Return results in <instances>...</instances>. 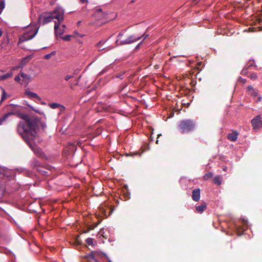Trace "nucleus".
I'll return each mask as SVG.
<instances>
[{
	"label": "nucleus",
	"mask_w": 262,
	"mask_h": 262,
	"mask_svg": "<svg viewBox=\"0 0 262 262\" xmlns=\"http://www.w3.org/2000/svg\"><path fill=\"white\" fill-rule=\"evenodd\" d=\"M148 36V34H146V33H144L142 36H140L142 38H143V40H144L145 39H146Z\"/></svg>",
	"instance_id": "32"
},
{
	"label": "nucleus",
	"mask_w": 262,
	"mask_h": 262,
	"mask_svg": "<svg viewBox=\"0 0 262 262\" xmlns=\"http://www.w3.org/2000/svg\"><path fill=\"white\" fill-rule=\"evenodd\" d=\"M243 74H246L247 73L246 69H243L242 71Z\"/></svg>",
	"instance_id": "38"
},
{
	"label": "nucleus",
	"mask_w": 262,
	"mask_h": 262,
	"mask_svg": "<svg viewBox=\"0 0 262 262\" xmlns=\"http://www.w3.org/2000/svg\"><path fill=\"white\" fill-rule=\"evenodd\" d=\"M206 208V205L205 203L201 205L195 207L196 210L199 213H202Z\"/></svg>",
	"instance_id": "14"
},
{
	"label": "nucleus",
	"mask_w": 262,
	"mask_h": 262,
	"mask_svg": "<svg viewBox=\"0 0 262 262\" xmlns=\"http://www.w3.org/2000/svg\"><path fill=\"white\" fill-rule=\"evenodd\" d=\"M73 77V75H67L65 76L64 80L66 81H68L70 79H71Z\"/></svg>",
	"instance_id": "28"
},
{
	"label": "nucleus",
	"mask_w": 262,
	"mask_h": 262,
	"mask_svg": "<svg viewBox=\"0 0 262 262\" xmlns=\"http://www.w3.org/2000/svg\"><path fill=\"white\" fill-rule=\"evenodd\" d=\"M1 89L3 91V94H2L1 102H2L3 100H4L6 98V93L4 89L2 88H1Z\"/></svg>",
	"instance_id": "21"
},
{
	"label": "nucleus",
	"mask_w": 262,
	"mask_h": 262,
	"mask_svg": "<svg viewBox=\"0 0 262 262\" xmlns=\"http://www.w3.org/2000/svg\"><path fill=\"white\" fill-rule=\"evenodd\" d=\"M123 75H124V73H120V74H116L115 77L116 78H118L121 79H122L123 78Z\"/></svg>",
	"instance_id": "26"
},
{
	"label": "nucleus",
	"mask_w": 262,
	"mask_h": 262,
	"mask_svg": "<svg viewBox=\"0 0 262 262\" xmlns=\"http://www.w3.org/2000/svg\"><path fill=\"white\" fill-rule=\"evenodd\" d=\"M30 59H31L30 56H29L28 57H26L22 59V60L21 61V62H20V63L19 64V65L17 67L14 68V69L22 68L23 67V66H25L29 61V60Z\"/></svg>",
	"instance_id": "10"
},
{
	"label": "nucleus",
	"mask_w": 262,
	"mask_h": 262,
	"mask_svg": "<svg viewBox=\"0 0 262 262\" xmlns=\"http://www.w3.org/2000/svg\"><path fill=\"white\" fill-rule=\"evenodd\" d=\"M72 36L71 35H66L64 37H61L62 38L63 40H65V41H69L71 40V38Z\"/></svg>",
	"instance_id": "25"
},
{
	"label": "nucleus",
	"mask_w": 262,
	"mask_h": 262,
	"mask_svg": "<svg viewBox=\"0 0 262 262\" xmlns=\"http://www.w3.org/2000/svg\"><path fill=\"white\" fill-rule=\"evenodd\" d=\"M213 182L214 183L218 185H220L222 183L220 176H215L213 179Z\"/></svg>",
	"instance_id": "16"
},
{
	"label": "nucleus",
	"mask_w": 262,
	"mask_h": 262,
	"mask_svg": "<svg viewBox=\"0 0 262 262\" xmlns=\"http://www.w3.org/2000/svg\"><path fill=\"white\" fill-rule=\"evenodd\" d=\"M12 73H8L4 74L2 76H1V80H4L8 78L12 77Z\"/></svg>",
	"instance_id": "18"
},
{
	"label": "nucleus",
	"mask_w": 262,
	"mask_h": 262,
	"mask_svg": "<svg viewBox=\"0 0 262 262\" xmlns=\"http://www.w3.org/2000/svg\"><path fill=\"white\" fill-rule=\"evenodd\" d=\"M80 1H81V2L82 3H84L86 2H87V0H80Z\"/></svg>",
	"instance_id": "42"
},
{
	"label": "nucleus",
	"mask_w": 262,
	"mask_h": 262,
	"mask_svg": "<svg viewBox=\"0 0 262 262\" xmlns=\"http://www.w3.org/2000/svg\"><path fill=\"white\" fill-rule=\"evenodd\" d=\"M23 120L20 121L17 125V131L20 135L30 136L34 140L37 138V133L39 127L42 129L46 127L45 122L40 121L37 119L32 118L26 114H20L19 115Z\"/></svg>",
	"instance_id": "1"
},
{
	"label": "nucleus",
	"mask_w": 262,
	"mask_h": 262,
	"mask_svg": "<svg viewBox=\"0 0 262 262\" xmlns=\"http://www.w3.org/2000/svg\"><path fill=\"white\" fill-rule=\"evenodd\" d=\"M195 124L191 120H184L180 122L179 129L182 134L188 133L193 129Z\"/></svg>",
	"instance_id": "4"
},
{
	"label": "nucleus",
	"mask_w": 262,
	"mask_h": 262,
	"mask_svg": "<svg viewBox=\"0 0 262 262\" xmlns=\"http://www.w3.org/2000/svg\"><path fill=\"white\" fill-rule=\"evenodd\" d=\"M243 221V222H244L245 224H246V223H247V220H244V219Z\"/></svg>",
	"instance_id": "43"
},
{
	"label": "nucleus",
	"mask_w": 262,
	"mask_h": 262,
	"mask_svg": "<svg viewBox=\"0 0 262 262\" xmlns=\"http://www.w3.org/2000/svg\"><path fill=\"white\" fill-rule=\"evenodd\" d=\"M3 169H2L1 167H0V173H2L3 172Z\"/></svg>",
	"instance_id": "45"
},
{
	"label": "nucleus",
	"mask_w": 262,
	"mask_h": 262,
	"mask_svg": "<svg viewBox=\"0 0 262 262\" xmlns=\"http://www.w3.org/2000/svg\"><path fill=\"white\" fill-rule=\"evenodd\" d=\"M32 109L33 110H34V111H35L36 113H37L38 114H43V113L42 112H40L39 111L37 110H35L34 108H32Z\"/></svg>",
	"instance_id": "36"
},
{
	"label": "nucleus",
	"mask_w": 262,
	"mask_h": 262,
	"mask_svg": "<svg viewBox=\"0 0 262 262\" xmlns=\"http://www.w3.org/2000/svg\"><path fill=\"white\" fill-rule=\"evenodd\" d=\"M123 33H122V32H120V33H119V34H118V38H117V39H119V40H120V39L121 37L122 36H123Z\"/></svg>",
	"instance_id": "34"
},
{
	"label": "nucleus",
	"mask_w": 262,
	"mask_h": 262,
	"mask_svg": "<svg viewBox=\"0 0 262 262\" xmlns=\"http://www.w3.org/2000/svg\"><path fill=\"white\" fill-rule=\"evenodd\" d=\"M85 241L86 243L89 245H93V239L92 238H88Z\"/></svg>",
	"instance_id": "23"
},
{
	"label": "nucleus",
	"mask_w": 262,
	"mask_h": 262,
	"mask_svg": "<svg viewBox=\"0 0 262 262\" xmlns=\"http://www.w3.org/2000/svg\"><path fill=\"white\" fill-rule=\"evenodd\" d=\"M8 43V38L7 37L6 38H4L2 42L1 47L3 48L6 47V45Z\"/></svg>",
	"instance_id": "20"
},
{
	"label": "nucleus",
	"mask_w": 262,
	"mask_h": 262,
	"mask_svg": "<svg viewBox=\"0 0 262 262\" xmlns=\"http://www.w3.org/2000/svg\"><path fill=\"white\" fill-rule=\"evenodd\" d=\"M62 28H59V27L58 28V32L61 31H62L63 30H64V31H65V28H66V25H62Z\"/></svg>",
	"instance_id": "31"
},
{
	"label": "nucleus",
	"mask_w": 262,
	"mask_h": 262,
	"mask_svg": "<svg viewBox=\"0 0 262 262\" xmlns=\"http://www.w3.org/2000/svg\"><path fill=\"white\" fill-rule=\"evenodd\" d=\"M260 100H261V97H259L258 98V100L257 101H260Z\"/></svg>",
	"instance_id": "44"
},
{
	"label": "nucleus",
	"mask_w": 262,
	"mask_h": 262,
	"mask_svg": "<svg viewBox=\"0 0 262 262\" xmlns=\"http://www.w3.org/2000/svg\"><path fill=\"white\" fill-rule=\"evenodd\" d=\"M108 67H105L104 69H103L99 73V75H102L103 74L105 73L108 71Z\"/></svg>",
	"instance_id": "27"
},
{
	"label": "nucleus",
	"mask_w": 262,
	"mask_h": 262,
	"mask_svg": "<svg viewBox=\"0 0 262 262\" xmlns=\"http://www.w3.org/2000/svg\"><path fill=\"white\" fill-rule=\"evenodd\" d=\"M14 113L12 112H9L7 114H5L2 117L0 118V125L3 124L4 122L6 121L8 117L13 115Z\"/></svg>",
	"instance_id": "13"
},
{
	"label": "nucleus",
	"mask_w": 262,
	"mask_h": 262,
	"mask_svg": "<svg viewBox=\"0 0 262 262\" xmlns=\"http://www.w3.org/2000/svg\"><path fill=\"white\" fill-rule=\"evenodd\" d=\"M198 0H193V3H194V4H197V3H198Z\"/></svg>",
	"instance_id": "41"
},
{
	"label": "nucleus",
	"mask_w": 262,
	"mask_h": 262,
	"mask_svg": "<svg viewBox=\"0 0 262 262\" xmlns=\"http://www.w3.org/2000/svg\"><path fill=\"white\" fill-rule=\"evenodd\" d=\"M64 9L61 6L56 7L54 10L40 15L38 18V21L40 25H46L53 19L54 20V30L55 35L58 36L64 33V30L58 32L59 25L64 20Z\"/></svg>",
	"instance_id": "2"
},
{
	"label": "nucleus",
	"mask_w": 262,
	"mask_h": 262,
	"mask_svg": "<svg viewBox=\"0 0 262 262\" xmlns=\"http://www.w3.org/2000/svg\"><path fill=\"white\" fill-rule=\"evenodd\" d=\"M21 136L36 155L39 157H43L44 156V154L43 153L41 149L38 147H37L34 144V141L36 139L33 140L30 136L26 135Z\"/></svg>",
	"instance_id": "3"
},
{
	"label": "nucleus",
	"mask_w": 262,
	"mask_h": 262,
	"mask_svg": "<svg viewBox=\"0 0 262 262\" xmlns=\"http://www.w3.org/2000/svg\"><path fill=\"white\" fill-rule=\"evenodd\" d=\"M249 94H250L251 96H253L254 97H256L257 96V94H258L257 92H256V91L254 90V89L253 90L251 91H250Z\"/></svg>",
	"instance_id": "24"
},
{
	"label": "nucleus",
	"mask_w": 262,
	"mask_h": 262,
	"mask_svg": "<svg viewBox=\"0 0 262 262\" xmlns=\"http://www.w3.org/2000/svg\"><path fill=\"white\" fill-rule=\"evenodd\" d=\"M15 81L17 82H19L20 83V78L19 76H16L15 77Z\"/></svg>",
	"instance_id": "33"
},
{
	"label": "nucleus",
	"mask_w": 262,
	"mask_h": 262,
	"mask_svg": "<svg viewBox=\"0 0 262 262\" xmlns=\"http://www.w3.org/2000/svg\"><path fill=\"white\" fill-rule=\"evenodd\" d=\"M213 176V173L212 172H208V173H206L203 178H204V179L205 180H207L208 179H209L210 178H212Z\"/></svg>",
	"instance_id": "19"
},
{
	"label": "nucleus",
	"mask_w": 262,
	"mask_h": 262,
	"mask_svg": "<svg viewBox=\"0 0 262 262\" xmlns=\"http://www.w3.org/2000/svg\"><path fill=\"white\" fill-rule=\"evenodd\" d=\"M4 8V4L3 2L0 3V14L2 12V10Z\"/></svg>",
	"instance_id": "29"
},
{
	"label": "nucleus",
	"mask_w": 262,
	"mask_h": 262,
	"mask_svg": "<svg viewBox=\"0 0 262 262\" xmlns=\"http://www.w3.org/2000/svg\"><path fill=\"white\" fill-rule=\"evenodd\" d=\"M50 107L53 109H55L58 107H61L62 108H64V107L62 105H61L60 104L57 103H51L49 104Z\"/></svg>",
	"instance_id": "15"
},
{
	"label": "nucleus",
	"mask_w": 262,
	"mask_h": 262,
	"mask_svg": "<svg viewBox=\"0 0 262 262\" xmlns=\"http://www.w3.org/2000/svg\"><path fill=\"white\" fill-rule=\"evenodd\" d=\"M192 198L195 202L199 201L200 199V189H195L192 191Z\"/></svg>",
	"instance_id": "8"
},
{
	"label": "nucleus",
	"mask_w": 262,
	"mask_h": 262,
	"mask_svg": "<svg viewBox=\"0 0 262 262\" xmlns=\"http://www.w3.org/2000/svg\"><path fill=\"white\" fill-rule=\"evenodd\" d=\"M26 94L31 98H36L37 99H40V98L37 95V94L31 92L29 91H26Z\"/></svg>",
	"instance_id": "12"
},
{
	"label": "nucleus",
	"mask_w": 262,
	"mask_h": 262,
	"mask_svg": "<svg viewBox=\"0 0 262 262\" xmlns=\"http://www.w3.org/2000/svg\"><path fill=\"white\" fill-rule=\"evenodd\" d=\"M108 262H112L111 260L108 259Z\"/></svg>",
	"instance_id": "48"
},
{
	"label": "nucleus",
	"mask_w": 262,
	"mask_h": 262,
	"mask_svg": "<svg viewBox=\"0 0 262 262\" xmlns=\"http://www.w3.org/2000/svg\"><path fill=\"white\" fill-rule=\"evenodd\" d=\"M238 135V133L236 131H233L228 134L227 138L228 140L234 142L236 141Z\"/></svg>",
	"instance_id": "9"
},
{
	"label": "nucleus",
	"mask_w": 262,
	"mask_h": 262,
	"mask_svg": "<svg viewBox=\"0 0 262 262\" xmlns=\"http://www.w3.org/2000/svg\"><path fill=\"white\" fill-rule=\"evenodd\" d=\"M80 23H81V21H79L77 23L78 25H79Z\"/></svg>",
	"instance_id": "46"
},
{
	"label": "nucleus",
	"mask_w": 262,
	"mask_h": 262,
	"mask_svg": "<svg viewBox=\"0 0 262 262\" xmlns=\"http://www.w3.org/2000/svg\"><path fill=\"white\" fill-rule=\"evenodd\" d=\"M38 30V28L35 27L30 31L24 33L19 38V42H24L32 39L37 34Z\"/></svg>",
	"instance_id": "5"
},
{
	"label": "nucleus",
	"mask_w": 262,
	"mask_h": 262,
	"mask_svg": "<svg viewBox=\"0 0 262 262\" xmlns=\"http://www.w3.org/2000/svg\"><path fill=\"white\" fill-rule=\"evenodd\" d=\"M254 128H258L261 126L262 123L259 116H257L251 121Z\"/></svg>",
	"instance_id": "7"
},
{
	"label": "nucleus",
	"mask_w": 262,
	"mask_h": 262,
	"mask_svg": "<svg viewBox=\"0 0 262 262\" xmlns=\"http://www.w3.org/2000/svg\"><path fill=\"white\" fill-rule=\"evenodd\" d=\"M238 80L240 81V82H242L243 83H244L245 82V80L243 79L242 78H239Z\"/></svg>",
	"instance_id": "37"
},
{
	"label": "nucleus",
	"mask_w": 262,
	"mask_h": 262,
	"mask_svg": "<svg viewBox=\"0 0 262 262\" xmlns=\"http://www.w3.org/2000/svg\"><path fill=\"white\" fill-rule=\"evenodd\" d=\"M250 77L251 79H256L257 78V75L255 73H253L250 75Z\"/></svg>",
	"instance_id": "30"
},
{
	"label": "nucleus",
	"mask_w": 262,
	"mask_h": 262,
	"mask_svg": "<svg viewBox=\"0 0 262 262\" xmlns=\"http://www.w3.org/2000/svg\"><path fill=\"white\" fill-rule=\"evenodd\" d=\"M20 76L23 79V81H24L25 83L27 85L30 82L31 76L24 73H20Z\"/></svg>",
	"instance_id": "11"
},
{
	"label": "nucleus",
	"mask_w": 262,
	"mask_h": 262,
	"mask_svg": "<svg viewBox=\"0 0 262 262\" xmlns=\"http://www.w3.org/2000/svg\"><path fill=\"white\" fill-rule=\"evenodd\" d=\"M105 41H100L99 42H98L96 46L98 48L99 51H101L104 49L105 48H102V45L104 43Z\"/></svg>",
	"instance_id": "17"
},
{
	"label": "nucleus",
	"mask_w": 262,
	"mask_h": 262,
	"mask_svg": "<svg viewBox=\"0 0 262 262\" xmlns=\"http://www.w3.org/2000/svg\"><path fill=\"white\" fill-rule=\"evenodd\" d=\"M55 54V51H53L51 53L48 54L46 55L45 56V58L46 59H50L51 58L52 55H54Z\"/></svg>",
	"instance_id": "22"
},
{
	"label": "nucleus",
	"mask_w": 262,
	"mask_h": 262,
	"mask_svg": "<svg viewBox=\"0 0 262 262\" xmlns=\"http://www.w3.org/2000/svg\"><path fill=\"white\" fill-rule=\"evenodd\" d=\"M101 11V10L100 9H98L97 10V13H99V12H100Z\"/></svg>",
	"instance_id": "40"
},
{
	"label": "nucleus",
	"mask_w": 262,
	"mask_h": 262,
	"mask_svg": "<svg viewBox=\"0 0 262 262\" xmlns=\"http://www.w3.org/2000/svg\"><path fill=\"white\" fill-rule=\"evenodd\" d=\"M141 38V37H137L134 35H130L127 37L126 39L123 40H119L117 39L116 43L117 45H123L125 44H129L134 42L137 40H140Z\"/></svg>",
	"instance_id": "6"
},
{
	"label": "nucleus",
	"mask_w": 262,
	"mask_h": 262,
	"mask_svg": "<svg viewBox=\"0 0 262 262\" xmlns=\"http://www.w3.org/2000/svg\"><path fill=\"white\" fill-rule=\"evenodd\" d=\"M3 33V30L2 29H0V37L2 36Z\"/></svg>",
	"instance_id": "39"
},
{
	"label": "nucleus",
	"mask_w": 262,
	"mask_h": 262,
	"mask_svg": "<svg viewBox=\"0 0 262 262\" xmlns=\"http://www.w3.org/2000/svg\"><path fill=\"white\" fill-rule=\"evenodd\" d=\"M247 89L248 91H249V93H250V91H251L254 90L252 86H248Z\"/></svg>",
	"instance_id": "35"
},
{
	"label": "nucleus",
	"mask_w": 262,
	"mask_h": 262,
	"mask_svg": "<svg viewBox=\"0 0 262 262\" xmlns=\"http://www.w3.org/2000/svg\"><path fill=\"white\" fill-rule=\"evenodd\" d=\"M158 142H159V140H157L156 141V143L158 144Z\"/></svg>",
	"instance_id": "47"
}]
</instances>
